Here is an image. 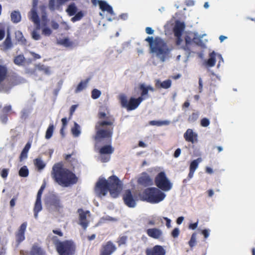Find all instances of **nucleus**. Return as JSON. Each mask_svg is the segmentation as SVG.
Returning a JSON list of instances; mask_svg holds the SVG:
<instances>
[{"label":"nucleus","instance_id":"72a5a7b5","mask_svg":"<svg viewBox=\"0 0 255 255\" xmlns=\"http://www.w3.org/2000/svg\"><path fill=\"white\" fill-rule=\"evenodd\" d=\"M89 79H87L85 81H82L78 85L76 90L75 93H79L87 87V84L89 82Z\"/></svg>","mask_w":255,"mask_h":255},{"label":"nucleus","instance_id":"864d4df0","mask_svg":"<svg viewBox=\"0 0 255 255\" xmlns=\"http://www.w3.org/2000/svg\"><path fill=\"white\" fill-rule=\"evenodd\" d=\"M42 33L45 36H49L51 34L52 31L49 27H46L42 29Z\"/></svg>","mask_w":255,"mask_h":255},{"label":"nucleus","instance_id":"0e129e2a","mask_svg":"<svg viewBox=\"0 0 255 255\" xmlns=\"http://www.w3.org/2000/svg\"><path fill=\"white\" fill-rule=\"evenodd\" d=\"M52 232L54 234L57 235L59 237H62L63 236V233L59 229L53 230Z\"/></svg>","mask_w":255,"mask_h":255},{"label":"nucleus","instance_id":"f3484780","mask_svg":"<svg viewBox=\"0 0 255 255\" xmlns=\"http://www.w3.org/2000/svg\"><path fill=\"white\" fill-rule=\"evenodd\" d=\"M78 212L79 214V225H80L84 230H86L89 225V222L87 220V214L89 213V211L84 212L83 209H79Z\"/></svg>","mask_w":255,"mask_h":255},{"label":"nucleus","instance_id":"3c124183","mask_svg":"<svg viewBox=\"0 0 255 255\" xmlns=\"http://www.w3.org/2000/svg\"><path fill=\"white\" fill-rule=\"evenodd\" d=\"M61 44L66 47H70L73 43L68 38H64L61 41Z\"/></svg>","mask_w":255,"mask_h":255},{"label":"nucleus","instance_id":"a19ab883","mask_svg":"<svg viewBox=\"0 0 255 255\" xmlns=\"http://www.w3.org/2000/svg\"><path fill=\"white\" fill-rule=\"evenodd\" d=\"M128 237L127 236H120L118 238L117 243H118L119 247H121L122 245H126Z\"/></svg>","mask_w":255,"mask_h":255},{"label":"nucleus","instance_id":"f8f14e48","mask_svg":"<svg viewBox=\"0 0 255 255\" xmlns=\"http://www.w3.org/2000/svg\"><path fill=\"white\" fill-rule=\"evenodd\" d=\"M27 225V224L26 222L23 223L19 227L18 231L15 234L17 247H18L19 244L25 239V232Z\"/></svg>","mask_w":255,"mask_h":255},{"label":"nucleus","instance_id":"473e14b6","mask_svg":"<svg viewBox=\"0 0 255 255\" xmlns=\"http://www.w3.org/2000/svg\"><path fill=\"white\" fill-rule=\"evenodd\" d=\"M34 164L38 170L43 169L46 165L45 163L40 158L35 159L34 160Z\"/></svg>","mask_w":255,"mask_h":255},{"label":"nucleus","instance_id":"c9c22d12","mask_svg":"<svg viewBox=\"0 0 255 255\" xmlns=\"http://www.w3.org/2000/svg\"><path fill=\"white\" fill-rule=\"evenodd\" d=\"M54 129V127L53 124H50L46 131L45 134V138L46 139H49L50 138L52 135Z\"/></svg>","mask_w":255,"mask_h":255},{"label":"nucleus","instance_id":"6e6d98bb","mask_svg":"<svg viewBox=\"0 0 255 255\" xmlns=\"http://www.w3.org/2000/svg\"><path fill=\"white\" fill-rule=\"evenodd\" d=\"M8 115L5 113H3L1 112V114L0 115V119L1 122L3 123H6L7 121Z\"/></svg>","mask_w":255,"mask_h":255},{"label":"nucleus","instance_id":"4c0bfd02","mask_svg":"<svg viewBox=\"0 0 255 255\" xmlns=\"http://www.w3.org/2000/svg\"><path fill=\"white\" fill-rule=\"evenodd\" d=\"M201 161L200 158H198L197 159L192 161L190 165L189 170L195 171L196 169L198 166L199 162Z\"/></svg>","mask_w":255,"mask_h":255},{"label":"nucleus","instance_id":"7c9ffc66","mask_svg":"<svg viewBox=\"0 0 255 255\" xmlns=\"http://www.w3.org/2000/svg\"><path fill=\"white\" fill-rule=\"evenodd\" d=\"M114 151V149L111 145H107L102 147L100 149V153L103 154H112Z\"/></svg>","mask_w":255,"mask_h":255},{"label":"nucleus","instance_id":"4be33fe9","mask_svg":"<svg viewBox=\"0 0 255 255\" xmlns=\"http://www.w3.org/2000/svg\"><path fill=\"white\" fill-rule=\"evenodd\" d=\"M171 84L172 81L170 79L166 80L162 82L159 79H157L155 80V86L157 89H167L171 87Z\"/></svg>","mask_w":255,"mask_h":255},{"label":"nucleus","instance_id":"79ce46f5","mask_svg":"<svg viewBox=\"0 0 255 255\" xmlns=\"http://www.w3.org/2000/svg\"><path fill=\"white\" fill-rule=\"evenodd\" d=\"M170 122L168 121H151L149 122V125L151 126H161L162 125H168Z\"/></svg>","mask_w":255,"mask_h":255},{"label":"nucleus","instance_id":"f257e3e1","mask_svg":"<svg viewBox=\"0 0 255 255\" xmlns=\"http://www.w3.org/2000/svg\"><path fill=\"white\" fill-rule=\"evenodd\" d=\"M98 117L100 121L95 125L96 134L93 138L97 142H100L103 139H106L111 142L114 131L115 119L111 115L107 116L103 112H99Z\"/></svg>","mask_w":255,"mask_h":255},{"label":"nucleus","instance_id":"09e8293b","mask_svg":"<svg viewBox=\"0 0 255 255\" xmlns=\"http://www.w3.org/2000/svg\"><path fill=\"white\" fill-rule=\"evenodd\" d=\"M145 41L148 42L149 44L150 50L155 45V38L153 39L152 37H147L145 39Z\"/></svg>","mask_w":255,"mask_h":255},{"label":"nucleus","instance_id":"7ed1b4c3","mask_svg":"<svg viewBox=\"0 0 255 255\" xmlns=\"http://www.w3.org/2000/svg\"><path fill=\"white\" fill-rule=\"evenodd\" d=\"M52 175L55 181L63 187H68L78 181L76 175L59 163L53 166Z\"/></svg>","mask_w":255,"mask_h":255},{"label":"nucleus","instance_id":"052dcab7","mask_svg":"<svg viewBox=\"0 0 255 255\" xmlns=\"http://www.w3.org/2000/svg\"><path fill=\"white\" fill-rule=\"evenodd\" d=\"M8 173V169L4 168L3 169L0 173V175L3 178L7 177Z\"/></svg>","mask_w":255,"mask_h":255},{"label":"nucleus","instance_id":"603ef678","mask_svg":"<svg viewBox=\"0 0 255 255\" xmlns=\"http://www.w3.org/2000/svg\"><path fill=\"white\" fill-rule=\"evenodd\" d=\"M210 123L209 120L206 118H203L200 121V125L203 127H207Z\"/></svg>","mask_w":255,"mask_h":255},{"label":"nucleus","instance_id":"774afa93","mask_svg":"<svg viewBox=\"0 0 255 255\" xmlns=\"http://www.w3.org/2000/svg\"><path fill=\"white\" fill-rule=\"evenodd\" d=\"M30 53L34 59H38L41 58L40 55L38 54L35 53L34 52H30Z\"/></svg>","mask_w":255,"mask_h":255},{"label":"nucleus","instance_id":"39448f33","mask_svg":"<svg viewBox=\"0 0 255 255\" xmlns=\"http://www.w3.org/2000/svg\"><path fill=\"white\" fill-rule=\"evenodd\" d=\"M140 197L142 201L157 203L164 199L165 194L155 187H149L145 189L140 195Z\"/></svg>","mask_w":255,"mask_h":255},{"label":"nucleus","instance_id":"2f4dec72","mask_svg":"<svg viewBox=\"0 0 255 255\" xmlns=\"http://www.w3.org/2000/svg\"><path fill=\"white\" fill-rule=\"evenodd\" d=\"M11 20L13 23H18L21 20V15L19 11H13L10 14Z\"/></svg>","mask_w":255,"mask_h":255},{"label":"nucleus","instance_id":"8fccbe9b","mask_svg":"<svg viewBox=\"0 0 255 255\" xmlns=\"http://www.w3.org/2000/svg\"><path fill=\"white\" fill-rule=\"evenodd\" d=\"M38 30H36L35 28V29L33 30L31 33L32 38L35 40H39L41 38L40 34L37 32Z\"/></svg>","mask_w":255,"mask_h":255},{"label":"nucleus","instance_id":"49530a36","mask_svg":"<svg viewBox=\"0 0 255 255\" xmlns=\"http://www.w3.org/2000/svg\"><path fill=\"white\" fill-rule=\"evenodd\" d=\"M199 117V114L198 113H193L188 117V121L190 123H193L195 122Z\"/></svg>","mask_w":255,"mask_h":255},{"label":"nucleus","instance_id":"393cba45","mask_svg":"<svg viewBox=\"0 0 255 255\" xmlns=\"http://www.w3.org/2000/svg\"><path fill=\"white\" fill-rule=\"evenodd\" d=\"M23 82L24 79L16 74L12 75L9 78V83L12 86L20 84Z\"/></svg>","mask_w":255,"mask_h":255},{"label":"nucleus","instance_id":"bb28decb","mask_svg":"<svg viewBox=\"0 0 255 255\" xmlns=\"http://www.w3.org/2000/svg\"><path fill=\"white\" fill-rule=\"evenodd\" d=\"M31 147V143L30 142H28L26 145H25L24 147L22 149L20 156H19V160L20 161H22L23 159L27 158V154L28 152V151Z\"/></svg>","mask_w":255,"mask_h":255},{"label":"nucleus","instance_id":"ddd939ff","mask_svg":"<svg viewBox=\"0 0 255 255\" xmlns=\"http://www.w3.org/2000/svg\"><path fill=\"white\" fill-rule=\"evenodd\" d=\"M185 43L183 44L181 48L184 50L188 56H189L195 47L192 38L189 35H186L184 37Z\"/></svg>","mask_w":255,"mask_h":255},{"label":"nucleus","instance_id":"6ab92c4d","mask_svg":"<svg viewBox=\"0 0 255 255\" xmlns=\"http://www.w3.org/2000/svg\"><path fill=\"white\" fill-rule=\"evenodd\" d=\"M28 17L29 19L35 24L36 30H40V21L36 10L32 9L29 13Z\"/></svg>","mask_w":255,"mask_h":255},{"label":"nucleus","instance_id":"9d476101","mask_svg":"<svg viewBox=\"0 0 255 255\" xmlns=\"http://www.w3.org/2000/svg\"><path fill=\"white\" fill-rule=\"evenodd\" d=\"M116 250V245L111 241H109L101 246L100 255H112Z\"/></svg>","mask_w":255,"mask_h":255},{"label":"nucleus","instance_id":"69168bd1","mask_svg":"<svg viewBox=\"0 0 255 255\" xmlns=\"http://www.w3.org/2000/svg\"><path fill=\"white\" fill-rule=\"evenodd\" d=\"M51 27L54 29H57L59 28V24L55 21H52Z\"/></svg>","mask_w":255,"mask_h":255},{"label":"nucleus","instance_id":"e433bc0d","mask_svg":"<svg viewBox=\"0 0 255 255\" xmlns=\"http://www.w3.org/2000/svg\"><path fill=\"white\" fill-rule=\"evenodd\" d=\"M77 7L74 3L70 4L66 9V11L70 16L74 15L77 12Z\"/></svg>","mask_w":255,"mask_h":255},{"label":"nucleus","instance_id":"37998d69","mask_svg":"<svg viewBox=\"0 0 255 255\" xmlns=\"http://www.w3.org/2000/svg\"><path fill=\"white\" fill-rule=\"evenodd\" d=\"M189 246L191 248H193L196 244V234L193 233L188 242Z\"/></svg>","mask_w":255,"mask_h":255},{"label":"nucleus","instance_id":"2eb2a0df","mask_svg":"<svg viewBox=\"0 0 255 255\" xmlns=\"http://www.w3.org/2000/svg\"><path fill=\"white\" fill-rule=\"evenodd\" d=\"M146 255H165L166 251L160 245H155L150 249L146 250Z\"/></svg>","mask_w":255,"mask_h":255},{"label":"nucleus","instance_id":"e2e57ef3","mask_svg":"<svg viewBox=\"0 0 255 255\" xmlns=\"http://www.w3.org/2000/svg\"><path fill=\"white\" fill-rule=\"evenodd\" d=\"M77 107V105H72L70 109V117H69V120L71 118L73 113H74L75 111L76 110V108Z\"/></svg>","mask_w":255,"mask_h":255},{"label":"nucleus","instance_id":"c03bdc74","mask_svg":"<svg viewBox=\"0 0 255 255\" xmlns=\"http://www.w3.org/2000/svg\"><path fill=\"white\" fill-rule=\"evenodd\" d=\"M101 95V92L97 89H94L91 92V97L93 99L99 98Z\"/></svg>","mask_w":255,"mask_h":255},{"label":"nucleus","instance_id":"a878e982","mask_svg":"<svg viewBox=\"0 0 255 255\" xmlns=\"http://www.w3.org/2000/svg\"><path fill=\"white\" fill-rule=\"evenodd\" d=\"M8 74V69L5 65H0V85L4 81Z\"/></svg>","mask_w":255,"mask_h":255},{"label":"nucleus","instance_id":"680f3d73","mask_svg":"<svg viewBox=\"0 0 255 255\" xmlns=\"http://www.w3.org/2000/svg\"><path fill=\"white\" fill-rule=\"evenodd\" d=\"M55 0H49V7L51 10H54L55 7Z\"/></svg>","mask_w":255,"mask_h":255},{"label":"nucleus","instance_id":"b1692460","mask_svg":"<svg viewBox=\"0 0 255 255\" xmlns=\"http://www.w3.org/2000/svg\"><path fill=\"white\" fill-rule=\"evenodd\" d=\"M30 255H45V252L37 244H34L31 249Z\"/></svg>","mask_w":255,"mask_h":255},{"label":"nucleus","instance_id":"5fc2aeb1","mask_svg":"<svg viewBox=\"0 0 255 255\" xmlns=\"http://www.w3.org/2000/svg\"><path fill=\"white\" fill-rule=\"evenodd\" d=\"M180 231L178 228H174L171 232V236L174 238H177L179 235Z\"/></svg>","mask_w":255,"mask_h":255},{"label":"nucleus","instance_id":"412c9836","mask_svg":"<svg viewBox=\"0 0 255 255\" xmlns=\"http://www.w3.org/2000/svg\"><path fill=\"white\" fill-rule=\"evenodd\" d=\"M184 137L187 141L193 143L197 141V135L192 129H188L184 134Z\"/></svg>","mask_w":255,"mask_h":255},{"label":"nucleus","instance_id":"338daca9","mask_svg":"<svg viewBox=\"0 0 255 255\" xmlns=\"http://www.w3.org/2000/svg\"><path fill=\"white\" fill-rule=\"evenodd\" d=\"M202 234L204 236V238L207 239L209 236V231L207 229H204L202 231Z\"/></svg>","mask_w":255,"mask_h":255},{"label":"nucleus","instance_id":"20e7f679","mask_svg":"<svg viewBox=\"0 0 255 255\" xmlns=\"http://www.w3.org/2000/svg\"><path fill=\"white\" fill-rule=\"evenodd\" d=\"M52 241L59 255H74L76 246L73 241L67 240L60 241L56 236L52 238Z\"/></svg>","mask_w":255,"mask_h":255},{"label":"nucleus","instance_id":"6e6552de","mask_svg":"<svg viewBox=\"0 0 255 255\" xmlns=\"http://www.w3.org/2000/svg\"><path fill=\"white\" fill-rule=\"evenodd\" d=\"M154 182L155 185L160 189L164 191H168L172 187V184L167 178L164 172H159L155 177Z\"/></svg>","mask_w":255,"mask_h":255},{"label":"nucleus","instance_id":"de8ad7c7","mask_svg":"<svg viewBox=\"0 0 255 255\" xmlns=\"http://www.w3.org/2000/svg\"><path fill=\"white\" fill-rule=\"evenodd\" d=\"M83 16V14L82 11L78 12L75 15L71 18V21L73 22L80 20Z\"/></svg>","mask_w":255,"mask_h":255},{"label":"nucleus","instance_id":"a211bd4d","mask_svg":"<svg viewBox=\"0 0 255 255\" xmlns=\"http://www.w3.org/2000/svg\"><path fill=\"white\" fill-rule=\"evenodd\" d=\"M146 233L148 237L154 239L159 240L163 237V232L158 228L148 229L146 230Z\"/></svg>","mask_w":255,"mask_h":255},{"label":"nucleus","instance_id":"58836bf2","mask_svg":"<svg viewBox=\"0 0 255 255\" xmlns=\"http://www.w3.org/2000/svg\"><path fill=\"white\" fill-rule=\"evenodd\" d=\"M19 175L20 177H26L28 176L29 170L26 166H23L19 170Z\"/></svg>","mask_w":255,"mask_h":255},{"label":"nucleus","instance_id":"a18cd8bd","mask_svg":"<svg viewBox=\"0 0 255 255\" xmlns=\"http://www.w3.org/2000/svg\"><path fill=\"white\" fill-rule=\"evenodd\" d=\"M192 40H193V43L195 46V45L202 46L204 45V43L200 37H194L192 38Z\"/></svg>","mask_w":255,"mask_h":255},{"label":"nucleus","instance_id":"c85d7f7f","mask_svg":"<svg viewBox=\"0 0 255 255\" xmlns=\"http://www.w3.org/2000/svg\"><path fill=\"white\" fill-rule=\"evenodd\" d=\"M42 210L41 200L36 199L33 209L34 215L35 218L38 217V213Z\"/></svg>","mask_w":255,"mask_h":255},{"label":"nucleus","instance_id":"ea45409f","mask_svg":"<svg viewBox=\"0 0 255 255\" xmlns=\"http://www.w3.org/2000/svg\"><path fill=\"white\" fill-rule=\"evenodd\" d=\"M71 131L73 135L76 137H77L80 135L81 133L80 126L77 123H74V127L72 128Z\"/></svg>","mask_w":255,"mask_h":255},{"label":"nucleus","instance_id":"4468645a","mask_svg":"<svg viewBox=\"0 0 255 255\" xmlns=\"http://www.w3.org/2000/svg\"><path fill=\"white\" fill-rule=\"evenodd\" d=\"M98 3L99 5L100 8L103 11H107L113 16V17L109 18L108 19L109 21H112L113 20L116 19V17H115V14L112 7L107 2L103 0H100L98 2Z\"/></svg>","mask_w":255,"mask_h":255},{"label":"nucleus","instance_id":"aec40b11","mask_svg":"<svg viewBox=\"0 0 255 255\" xmlns=\"http://www.w3.org/2000/svg\"><path fill=\"white\" fill-rule=\"evenodd\" d=\"M138 182L139 184L144 186L152 185L153 184L152 179L149 176L145 173L142 174V176L138 178Z\"/></svg>","mask_w":255,"mask_h":255},{"label":"nucleus","instance_id":"dca6fc26","mask_svg":"<svg viewBox=\"0 0 255 255\" xmlns=\"http://www.w3.org/2000/svg\"><path fill=\"white\" fill-rule=\"evenodd\" d=\"M139 89L141 91L140 96L138 98H142V101L147 99L149 97L148 91L154 92V89L150 85L145 86L143 84H141L139 86Z\"/></svg>","mask_w":255,"mask_h":255},{"label":"nucleus","instance_id":"cd10ccee","mask_svg":"<svg viewBox=\"0 0 255 255\" xmlns=\"http://www.w3.org/2000/svg\"><path fill=\"white\" fill-rule=\"evenodd\" d=\"M216 54L214 51H212L209 54V58L206 62V64L209 67H212L215 66L216 63Z\"/></svg>","mask_w":255,"mask_h":255},{"label":"nucleus","instance_id":"13d9d810","mask_svg":"<svg viewBox=\"0 0 255 255\" xmlns=\"http://www.w3.org/2000/svg\"><path fill=\"white\" fill-rule=\"evenodd\" d=\"M18 194L16 196H14L10 201V206L11 208H13L15 205V202L18 198Z\"/></svg>","mask_w":255,"mask_h":255},{"label":"nucleus","instance_id":"4d7b16f0","mask_svg":"<svg viewBox=\"0 0 255 255\" xmlns=\"http://www.w3.org/2000/svg\"><path fill=\"white\" fill-rule=\"evenodd\" d=\"M28 117V112L27 110H24L21 111L20 118L22 120H25Z\"/></svg>","mask_w":255,"mask_h":255},{"label":"nucleus","instance_id":"f03ea898","mask_svg":"<svg viewBox=\"0 0 255 255\" xmlns=\"http://www.w3.org/2000/svg\"><path fill=\"white\" fill-rule=\"evenodd\" d=\"M123 188L122 183L116 175L111 176L107 180L100 179L96 183L95 191L99 196H105L109 191L113 198H117Z\"/></svg>","mask_w":255,"mask_h":255},{"label":"nucleus","instance_id":"f704fd0d","mask_svg":"<svg viewBox=\"0 0 255 255\" xmlns=\"http://www.w3.org/2000/svg\"><path fill=\"white\" fill-rule=\"evenodd\" d=\"M25 58L23 55H18L15 57L13 62L14 63L18 66H20L23 64L25 61Z\"/></svg>","mask_w":255,"mask_h":255},{"label":"nucleus","instance_id":"0eeeda50","mask_svg":"<svg viewBox=\"0 0 255 255\" xmlns=\"http://www.w3.org/2000/svg\"><path fill=\"white\" fill-rule=\"evenodd\" d=\"M119 100L121 106L127 109L128 111L135 110L142 102L141 98H135L130 97L129 100H128L127 97L122 94L119 96Z\"/></svg>","mask_w":255,"mask_h":255},{"label":"nucleus","instance_id":"1a4fd4ad","mask_svg":"<svg viewBox=\"0 0 255 255\" xmlns=\"http://www.w3.org/2000/svg\"><path fill=\"white\" fill-rule=\"evenodd\" d=\"M47 208L51 211H60L63 207L59 197L54 194L48 196L45 201Z\"/></svg>","mask_w":255,"mask_h":255},{"label":"nucleus","instance_id":"c756f323","mask_svg":"<svg viewBox=\"0 0 255 255\" xmlns=\"http://www.w3.org/2000/svg\"><path fill=\"white\" fill-rule=\"evenodd\" d=\"M3 44L4 46V48L6 49H9L11 48V47L12 46V43L11 42L10 32L9 31V30H8L7 31L6 37L5 40L3 41Z\"/></svg>","mask_w":255,"mask_h":255},{"label":"nucleus","instance_id":"423d86ee","mask_svg":"<svg viewBox=\"0 0 255 255\" xmlns=\"http://www.w3.org/2000/svg\"><path fill=\"white\" fill-rule=\"evenodd\" d=\"M150 51L152 53H155L160 61L164 62L168 58L170 50L162 40L155 38V45Z\"/></svg>","mask_w":255,"mask_h":255},{"label":"nucleus","instance_id":"bf43d9fd","mask_svg":"<svg viewBox=\"0 0 255 255\" xmlns=\"http://www.w3.org/2000/svg\"><path fill=\"white\" fill-rule=\"evenodd\" d=\"M11 110V106L10 105L6 106L3 107L2 110V112L3 113H5L8 115V113Z\"/></svg>","mask_w":255,"mask_h":255},{"label":"nucleus","instance_id":"9b49d317","mask_svg":"<svg viewBox=\"0 0 255 255\" xmlns=\"http://www.w3.org/2000/svg\"><path fill=\"white\" fill-rule=\"evenodd\" d=\"M125 204L129 208H133L136 205V200L129 189L126 190L123 196Z\"/></svg>","mask_w":255,"mask_h":255},{"label":"nucleus","instance_id":"5701e85b","mask_svg":"<svg viewBox=\"0 0 255 255\" xmlns=\"http://www.w3.org/2000/svg\"><path fill=\"white\" fill-rule=\"evenodd\" d=\"M185 28V24L183 22H176L173 28V32L175 36L181 37L183 31Z\"/></svg>","mask_w":255,"mask_h":255}]
</instances>
